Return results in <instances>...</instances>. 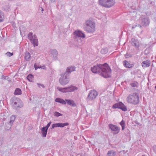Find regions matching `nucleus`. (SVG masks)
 I'll list each match as a JSON object with an SVG mask.
<instances>
[{
    "mask_svg": "<svg viewBox=\"0 0 156 156\" xmlns=\"http://www.w3.org/2000/svg\"><path fill=\"white\" fill-rule=\"evenodd\" d=\"M120 124L122 126V130H124L125 128V122L124 121L122 120L120 122Z\"/></svg>",
    "mask_w": 156,
    "mask_h": 156,
    "instance_id": "nucleus-30",
    "label": "nucleus"
},
{
    "mask_svg": "<svg viewBox=\"0 0 156 156\" xmlns=\"http://www.w3.org/2000/svg\"><path fill=\"white\" fill-rule=\"evenodd\" d=\"M61 77L59 80V82L62 85L67 84L69 82V78L66 73H62L60 75Z\"/></svg>",
    "mask_w": 156,
    "mask_h": 156,
    "instance_id": "nucleus-6",
    "label": "nucleus"
},
{
    "mask_svg": "<svg viewBox=\"0 0 156 156\" xmlns=\"http://www.w3.org/2000/svg\"><path fill=\"white\" fill-rule=\"evenodd\" d=\"M4 16L2 14L1 11H0V23L4 21Z\"/></svg>",
    "mask_w": 156,
    "mask_h": 156,
    "instance_id": "nucleus-34",
    "label": "nucleus"
},
{
    "mask_svg": "<svg viewBox=\"0 0 156 156\" xmlns=\"http://www.w3.org/2000/svg\"><path fill=\"white\" fill-rule=\"evenodd\" d=\"M34 67L35 70L41 68V66H37L36 63H35L34 65Z\"/></svg>",
    "mask_w": 156,
    "mask_h": 156,
    "instance_id": "nucleus-41",
    "label": "nucleus"
},
{
    "mask_svg": "<svg viewBox=\"0 0 156 156\" xmlns=\"http://www.w3.org/2000/svg\"><path fill=\"white\" fill-rule=\"evenodd\" d=\"M115 154L116 152L115 151L111 150L108 151L107 156H115Z\"/></svg>",
    "mask_w": 156,
    "mask_h": 156,
    "instance_id": "nucleus-23",
    "label": "nucleus"
},
{
    "mask_svg": "<svg viewBox=\"0 0 156 156\" xmlns=\"http://www.w3.org/2000/svg\"><path fill=\"white\" fill-rule=\"evenodd\" d=\"M101 53L103 54H105L108 52V50L106 48L102 49L101 51Z\"/></svg>",
    "mask_w": 156,
    "mask_h": 156,
    "instance_id": "nucleus-35",
    "label": "nucleus"
},
{
    "mask_svg": "<svg viewBox=\"0 0 156 156\" xmlns=\"http://www.w3.org/2000/svg\"><path fill=\"white\" fill-rule=\"evenodd\" d=\"M134 90H135L136 91H137V92L134 93L132 94H130L129 95V97H134V98H139V93H138V92H139V90L137 89H135Z\"/></svg>",
    "mask_w": 156,
    "mask_h": 156,
    "instance_id": "nucleus-17",
    "label": "nucleus"
},
{
    "mask_svg": "<svg viewBox=\"0 0 156 156\" xmlns=\"http://www.w3.org/2000/svg\"><path fill=\"white\" fill-rule=\"evenodd\" d=\"M49 126H50L47 124V126L45 127H45V128L48 129Z\"/></svg>",
    "mask_w": 156,
    "mask_h": 156,
    "instance_id": "nucleus-44",
    "label": "nucleus"
},
{
    "mask_svg": "<svg viewBox=\"0 0 156 156\" xmlns=\"http://www.w3.org/2000/svg\"><path fill=\"white\" fill-rule=\"evenodd\" d=\"M131 43L133 46H135L137 48L139 47V42L138 41L134 38H132L131 41Z\"/></svg>",
    "mask_w": 156,
    "mask_h": 156,
    "instance_id": "nucleus-13",
    "label": "nucleus"
},
{
    "mask_svg": "<svg viewBox=\"0 0 156 156\" xmlns=\"http://www.w3.org/2000/svg\"><path fill=\"white\" fill-rule=\"evenodd\" d=\"M91 70L94 73H100V75L104 78H109L111 76V69L106 63L94 66L91 68Z\"/></svg>",
    "mask_w": 156,
    "mask_h": 156,
    "instance_id": "nucleus-1",
    "label": "nucleus"
},
{
    "mask_svg": "<svg viewBox=\"0 0 156 156\" xmlns=\"http://www.w3.org/2000/svg\"><path fill=\"white\" fill-rule=\"evenodd\" d=\"M16 119V116L15 115H12L10 117V121L9 124L11 126L12 125L13 122H14Z\"/></svg>",
    "mask_w": 156,
    "mask_h": 156,
    "instance_id": "nucleus-20",
    "label": "nucleus"
},
{
    "mask_svg": "<svg viewBox=\"0 0 156 156\" xmlns=\"http://www.w3.org/2000/svg\"><path fill=\"white\" fill-rule=\"evenodd\" d=\"M28 38L30 41H32L33 38V33L32 32H30L28 35Z\"/></svg>",
    "mask_w": 156,
    "mask_h": 156,
    "instance_id": "nucleus-29",
    "label": "nucleus"
},
{
    "mask_svg": "<svg viewBox=\"0 0 156 156\" xmlns=\"http://www.w3.org/2000/svg\"><path fill=\"white\" fill-rule=\"evenodd\" d=\"M136 26H137V27H141V25H140V24H138L137 25H136Z\"/></svg>",
    "mask_w": 156,
    "mask_h": 156,
    "instance_id": "nucleus-45",
    "label": "nucleus"
},
{
    "mask_svg": "<svg viewBox=\"0 0 156 156\" xmlns=\"http://www.w3.org/2000/svg\"><path fill=\"white\" fill-rule=\"evenodd\" d=\"M108 128L112 131H113V134H116L118 133L119 132L120 129L119 127L116 125L112 124H109L108 125Z\"/></svg>",
    "mask_w": 156,
    "mask_h": 156,
    "instance_id": "nucleus-8",
    "label": "nucleus"
},
{
    "mask_svg": "<svg viewBox=\"0 0 156 156\" xmlns=\"http://www.w3.org/2000/svg\"><path fill=\"white\" fill-rule=\"evenodd\" d=\"M112 108L115 109L119 108L124 111H126L127 110L126 107L122 102H119L113 105Z\"/></svg>",
    "mask_w": 156,
    "mask_h": 156,
    "instance_id": "nucleus-7",
    "label": "nucleus"
},
{
    "mask_svg": "<svg viewBox=\"0 0 156 156\" xmlns=\"http://www.w3.org/2000/svg\"><path fill=\"white\" fill-rule=\"evenodd\" d=\"M151 65L150 60H147L143 61L141 63V66L144 68H147L149 67Z\"/></svg>",
    "mask_w": 156,
    "mask_h": 156,
    "instance_id": "nucleus-14",
    "label": "nucleus"
},
{
    "mask_svg": "<svg viewBox=\"0 0 156 156\" xmlns=\"http://www.w3.org/2000/svg\"><path fill=\"white\" fill-rule=\"evenodd\" d=\"M5 55L8 57H10L12 56L13 55V53H11L9 52H7L6 54Z\"/></svg>",
    "mask_w": 156,
    "mask_h": 156,
    "instance_id": "nucleus-40",
    "label": "nucleus"
},
{
    "mask_svg": "<svg viewBox=\"0 0 156 156\" xmlns=\"http://www.w3.org/2000/svg\"><path fill=\"white\" fill-rule=\"evenodd\" d=\"M98 3L103 7L109 8L113 6L115 2L114 0H98Z\"/></svg>",
    "mask_w": 156,
    "mask_h": 156,
    "instance_id": "nucleus-3",
    "label": "nucleus"
},
{
    "mask_svg": "<svg viewBox=\"0 0 156 156\" xmlns=\"http://www.w3.org/2000/svg\"><path fill=\"white\" fill-rule=\"evenodd\" d=\"M69 67L72 72L76 70V67L74 66H71Z\"/></svg>",
    "mask_w": 156,
    "mask_h": 156,
    "instance_id": "nucleus-37",
    "label": "nucleus"
},
{
    "mask_svg": "<svg viewBox=\"0 0 156 156\" xmlns=\"http://www.w3.org/2000/svg\"><path fill=\"white\" fill-rule=\"evenodd\" d=\"M51 53L55 60L57 59L58 51L55 49L51 50Z\"/></svg>",
    "mask_w": 156,
    "mask_h": 156,
    "instance_id": "nucleus-15",
    "label": "nucleus"
},
{
    "mask_svg": "<svg viewBox=\"0 0 156 156\" xmlns=\"http://www.w3.org/2000/svg\"><path fill=\"white\" fill-rule=\"evenodd\" d=\"M10 101L14 109L21 108L23 106V103L20 98H12Z\"/></svg>",
    "mask_w": 156,
    "mask_h": 156,
    "instance_id": "nucleus-4",
    "label": "nucleus"
},
{
    "mask_svg": "<svg viewBox=\"0 0 156 156\" xmlns=\"http://www.w3.org/2000/svg\"><path fill=\"white\" fill-rule=\"evenodd\" d=\"M57 89L59 91L62 92H73L75 90H77L78 89V88L76 87L71 85L69 87L64 88L58 87Z\"/></svg>",
    "mask_w": 156,
    "mask_h": 156,
    "instance_id": "nucleus-5",
    "label": "nucleus"
},
{
    "mask_svg": "<svg viewBox=\"0 0 156 156\" xmlns=\"http://www.w3.org/2000/svg\"><path fill=\"white\" fill-rule=\"evenodd\" d=\"M59 127V123L53 124L52 125L51 129H54L55 127Z\"/></svg>",
    "mask_w": 156,
    "mask_h": 156,
    "instance_id": "nucleus-36",
    "label": "nucleus"
},
{
    "mask_svg": "<svg viewBox=\"0 0 156 156\" xmlns=\"http://www.w3.org/2000/svg\"><path fill=\"white\" fill-rule=\"evenodd\" d=\"M84 28V30L88 33H93L95 30V23L90 20H87L85 22Z\"/></svg>",
    "mask_w": 156,
    "mask_h": 156,
    "instance_id": "nucleus-2",
    "label": "nucleus"
},
{
    "mask_svg": "<svg viewBox=\"0 0 156 156\" xmlns=\"http://www.w3.org/2000/svg\"><path fill=\"white\" fill-rule=\"evenodd\" d=\"M41 8L42 9V12H43V9L42 7H41Z\"/></svg>",
    "mask_w": 156,
    "mask_h": 156,
    "instance_id": "nucleus-48",
    "label": "nucleus"
},
{
    "mask_svg": "<svg viewBox=\"0 0 156 156\" xmlns=\"http://www.w3.org/2000/svg\"><path fill=\"white\" fill-rule=\"evenodd\" d=\"M127 102L131 104H137L139 102V98H127Z\"/></svg>",
    "mask_w": 156,
    "mask_h": 156,
    "instance_id": "nucleus-10",
    "label": "nucleus"
},
{
    "mask_svg": "<svg viewBox=\"0 0 156 156\" xmlns=\"http://www.w3.org/2000/svg\"><path fill=\"white\" fill-rule=\"evenodd\" d=\"M32 43L34 47L37 46L38 45V42L37 39H33L32 41H30Z\"/></svg>",
    "mask_w": 156,
    "mask_h": 156,
    "instance_id": "nucleus-25",
    "label": "nucleus"
},
{
    "mask_svg": "<svg viewBox=\"0 0 156 156\" xmlns=\"http://www.w3.org/2000/svg\"><path fill=\"white\" fill-rule=\"evenodd\" d=\"M72 72L70 69H69V67H68L66 69V72L64 73H66L67 74V76H69V75L70 74V73Z\"/></svg>",
    "mask_w": 156,
    "mask_h": 156,
    "instance_id": "nucleus-31",
    "label": "nucleus"
},
{
    "mask_svg": "<svg viewBox=\"0 0 156 156\" xmlns=\"http://www.w3.org/2000/svg\"><path fill=\"white\" fill-rule=\"evenodd\" d=\"M142 156H146L145 155H142Z\"/></svg>",
    "mask_w": 156,
    "mask_h": 156,
    "instance_id": "nucleus-49",
    "label": "nucleus"
},
{
    "mask_svg": "<svg viewBox=\"0 0 156 156\" xmlns=\"http://www.w3.org/2000/svg\"><path fill=\"white\" fill-rule=\"evenodd\" d=\"M55 101L57 102L63 104H66V102L65 101L60 98H56Z\"/></svg>",
    "mask_w": 156,
    "mask_h": 156,
    "instance_id": "nucleus-24",
    "label": "nucleus"
},
{
    "mask_svg": "<svg viewBox=\"0 0 156 156\" xmlns=\"http://www.w3.org/2000/svg\"><path fill=\"white\" fill-rule=\"evenodd\" d=\"M132 55L130 53H126L125 55V57L126 58H129L132 57Z\"/></svg>",
    "mask_w": 156,
    "mask_h": 156,
    "instance_id": "nucleus-38",
    "label": "nucleus"
},
{
    "mask_svg": "<svg viewBox=\"0 0 156 156\" xmlns=\"http://www.w3.org/2000/svg\"><path fill=\"white\" fill-rule=\"evenodd\" d=\"M25 58L27 61H29L30 60V55L28 51L25 52Z\"/></svg>",
    "mask_w": 156,
    "mask_h": 156,
    "instance_id": "nucleus-21",
    "label": "nucleus"
},
{
    "mask_svg": "<svg viewBox=\"0 0 156 156\" xmlns=\"http://www.w3.org/2000/svg\"><path fill=\"white\" fill-rule=\"evenodd\" d=\"M123 64L124 66L126 68H130L132 67V65L126 60L123 61Z\"/></svg>",
    "mask_w": 156,
    "mask_h": 156,
    "instance_id": "nucleus-19",
    "label": "nucleus"
},
{
    "mask_svg": "<svg viewBox=\"0 0 156 156\" xmlns=\"http://www.w3.org/2000/svg\"><path fill=\"white\" fill-rule=\"evenodd\" d=\"M33 37H34L33 39H37V36L35 34L34 35Z\"/></svg>",
    "mask_w": 156,
    "mask_h": 156,
    "instance_id": "nucleus-43",
    "label": "nucleus"
},
{
    "mask_svg": "<svg viewBox=\"0 0 156 156\" xmlns=\"http://www.w3.org/2000/svg\"><path fill=\"white\" fill-rule=\"evenodd\" d=\"M82 44H79L80 45H81Z\"/></svg>",
    "mask_w": 156,
    "mask_h": 156,
    "instance_id": "nucleus-50",
    "label": "nucleus"
},
{
    "mask_svg": "<svg viewBox=\"0 0 156 156\" xmlns=\"http://www.w3.org/2000/svg\"><path fill=\"white\" fill-rule=\"evenodd\" d=\"M37 84L38 85V86L39 87H40V86H41L43 88H44V85H42V84H39L38 83H37Z\"/></svg>",
    "mask_w": 156,
    "mask_h": 156,
    "instance_id": "nucleus-42",
    "label": "nucleus"
},
{
    "mask_svg": "<svg viewBox=\"0 0 156 156\" xmlns=\"http://www.w3.org/2000/svg\"><path fill=\"white\" fill-rule=\"evenodd\" d=\"M155 88H156V86L155 87Z\"/></svg>",
    "mask_w": 156,
    "mask_h": 156,
    "instance_id": "nucleus-51",
    "label": "nucleus"
},
{
    "mask_svg": "<svg viewBox=\"0 0 156 156\" xmlns=\"http://www.w3.org/2000/svg\"><path fill=\"white\" fill-rule=\"evenodd\" d=\"M74 37H85V35L80 31H75L74 32Z\"/></svg>",
    "mask_w": 156,
    "mask_h": 156,
    "instance_id": "nucleus-12",
    "label": "nucleus"
},
{
    "mask_svg": "<svg viewBox=\"0 0 156 156\" xmlns=\"http://www.w3.org/2000/svg\"><path fill=\"white\" fill-rule=\"evenodd\" d=\"M51 122H50L49 123H48V125L49 126H50L51 124Z\"/></svg>",
    "mask_w": 156,
    "mask_h": 156,
    "instance_id": "nucleus-46",
    "label": "nucleus"
},
{
    "mask_svg": "<svg viewBox=\"0 0 156 156\" xmlns=\"http://www.w3.org/2000/svg\"><path fill=\"white\" fill-rule=\"evenodd\" d=\"M21 94V90L19 88L16 89L15 91L14 94L15 95H20Z\"/></svg>",
    "mask_w": 156,
    "mask_h": 156,
    "instance_id": "nucleus-27",
    "label": "nucleus"
},
{
    "mask_svg": "<svg viewBox=\"0 0 156 156\" xmlns=\"http://www.w3.org/2000/svg\"><path fill=\"white\" fill-rule=\"evenodd\" d=\"M69 123L68 122L65 123H59V127H63L65 126H68Z\"/></svg>",
    "mask_w": 156,
    "mask_h": 156,
    "instance_id": "nucleus-32",
    "label": "nucleus"
},
{
    "mask_svg": "<svg viewBox=\"0 0 156 156\" xmlns=\"http://www.w3.org/2000/svg\"><path fill=\"white\" fill-rule=\"evenodd\" d=\"M150 23L148 17L143 16L141 17V23L143 26L146 27L148 26Z\"/></svg>",
    "mask_w": 156,
    "mask_h": 156,
    "instance_id": "nucleus-9",
    "label": "nucleus"
},
{
    "mask_svg": "<svg viewBox=\"0 0 156 156\" xmlns=\"http://www.w3.org/2000/svg\"><path fill=\"white\" fill-rule=\"evenodd\" d=\"M47 130L48 129H46L45 127H44L41 128V130L43 137H45L46 136Z\"/></svg>",
    "mask_w": 156,
    "mask_h": 156,
    "instance_id": "nucleus-18",
    "label": "nucleus"
},
{
    "mask_svg": "<svg viewBox=\"0 0 156 156\" xmlns=\"http://www.w3.org/2000/svg\"><path fill=\"white\" fill-rule=\"evenodd\" d=\"M20 33H24L26 31V29L25 27L23 26H21L19 27Z\"/></svg>",
    "mask_w": 156,
    "mask_h": 156,
    "instance_id": "nucleus-26",
    "label": "nucleus"
},
{
    "mask_svg": "<svg viewBox=\"0 0 156 156\" xmlns=\"http://www.w3.org/2000/svg\"><path fill=\"white\" fill-rule=\"evenodd\" d=\"M54 115L55 116L58 117L62 115L58 112H55L54 113Z\"/></svg>",
    "mask_w": 156,
    "mask_h": 156,
    "instance_id": "nucleus-39",
    "label": "nucleus"
},
{
    "mask_svg": "<svg viewBox=\"0 0 156 156\" xmlns=\"http://www.w3.org/2000/svg\"><path fill=\"white\" fill-rule=\"evenodd\" d=\"M51 2H54L55 0H51Z\"/></svg>",
    "mask_w": 156,
    "mask_h": 156,
    "instance_id": "nucleus-47",
    "label": "nucleus"
},
{
    "mask_svg": "<svg viewBox=\"0 0 156 156\" xmlns=\"http://www.w3.org/2000/svg\"><path fill=\"white\" fill-rule=\"evenodd\" d=\"M98 94V92L94 90H91L90 91L88 98H96Z\"/></svg>",
    "mask_w": 156,
    "mask_h": 156,
    "instance_id": "nucleus-11",
    "label": "nucleus"
},
{
    "mask_svg": "<svg viewBox=\"0 0 156 156\" xmlns=\"http://www.w3.org/2000/svg\"><path fill=\"white\" fill-rule=\"evenodd\" d=\"M33 76V75L31 74H30L27 77V79L30 82H32Z\"/></svg>",
    "mask_w": 156,
    "mask_h": 156,
    "instance_id": "nucleus-28",
    "label": "nucleus"
},
{
    "mask_svg": "<svg viewBox=\"0 0 156 156\" xmlns=\"http://www.w3.org/2000/svg\"><path fill=\"white\" fill-rule=\"evenodd\" d=\"M74 38H75V41H77L79 43H81L82 41L81 37H74Z\"/></svg>",
    "mask_w": 156,
    "mask_h": 156,
    "instance_id": "nucleus-33",
    "label": "nucleus"
},
{
    "mask_svg": "<svg viewBox=\"0 0 156 156\" xmlns=\"http://www.w3.org/2000/svg\"><path fill=\"white\" fill-rule=\"evenodd\" d=\"M67 104L71 106L75 107L76 105L74 101L72 100H66Z\"/></svg>",
    "mask_w": 156,
    "mask_h": 156,
    "instance_id": "nucleus-16",
    "label": "nucleus"
},
{
    "mask_svg": "<svg viewBox=\"0 0 156 156\" xmlns=\"http://www.w3.org/2000/svg\"><path fill=\"white\" fill-rule=\"evenodd\" d=\"M130 85L132 87H138L139 86L138 83L136 81H133L130 84Z\"/></svg>",
    "mask_w": 156,
    "mask_h": 156,
    "instance_id": "nucleus-22",
    "label": "nucleus"
}]
</instances>
